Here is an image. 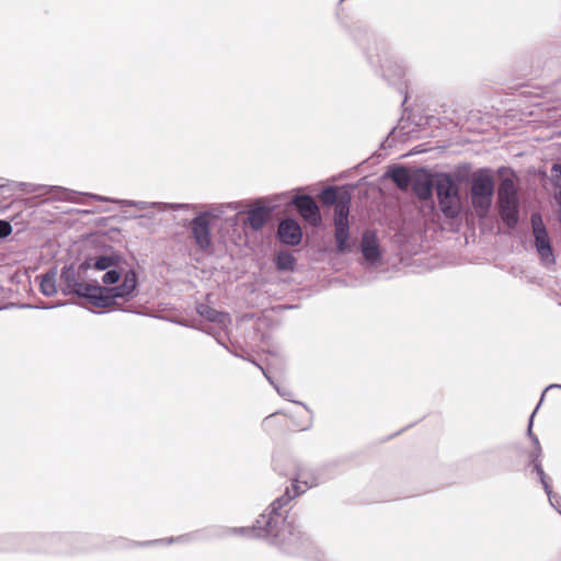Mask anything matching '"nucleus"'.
<instances>
[{"mask_svg":"<svg viewBox=\"0 0 561 561\" xmlns=\"http://www.w3.org/2000/svg\"><path fill=\"white\" fill-rule=\"evenodd\" d=\"M61 278L66 290L87 298L91 305L98 308L112 307L116 298L129 297L137 286V276L133 270L127 271L122 284L115 287H102L98 284L80 282L76 278L75 273L70 271H64Z\"/></svg>","mask_w":561,"mask_h":561,"instance_id":"obj_1","label":"nucleus"},{"mask_svg":"<svg viewBox=\"0 0 561 561\" xmlns=\"http://www.w3.org/2000/svg\"><path fill=\"white\" fill-rule=\"evenodd\" d=\"M318 477L312 472L301 470L297 473L296 478L293 479L291 489L287 488L285 494L276 499L271 504V511L264 513L256 520V524L251 529L253 536H278L277 525L282 519L278 513L284 506H286L293 499L304 494L307 490L318 484Z\"/></svg>","mask_w":561,"mask_h":561,"instance_id":"obj_2","label":"nucleus"},{"mask_svg":"<svg viewBox=\"0 0 561 561\" xmlns=\"http://www.w3.org/2000/svg\"><path fill=\"white\" fill-rule=\"evenodd\" d=\"M494 193V179L484 170H480L471 176L470 197L472 207L478 217L484 218L492 205Z\"/></svg>","mask_w":561,"mask_h":561,"instance_id":"obj_3","label":"nucleus"},{"mask_svg":"<svg viewBox=\"0 0 561 561\" xmlns=\"http://www.w3.org/2000/svg\"><path fill=\"white\" fill-rule=\"evenodd\" d=\"M499 213L503 222L514 228L518 222V196L514 173L502 179L499 188Z\"/></svg>","mask_w":561,"mask_h":561,"instance_id":"obj_4","label":"nucleus"},{"mask_svg":"<svg viewBox=\"0 0 561 561\" xmlns=\"http://www.w3.org/2000/svg\"><path fill=\"white\" fill-rule=\"evenodd\" d=\"M435 190L442 213L446 218H456L461 209L459 187L449 174H439L435 181Z\"/></svg>","mask_w":561,"mask_h":561,"instance_id":"obj_5","label":"nucleus"},{"mask_svg":"<svg viewBox=\"0 0 561 561\" xmlns=\"http://www.w3.org/2000/svg\"><path fill=\"white\" fill-rule=\"evenodd\" d=\"M531 226L533 232L535 237V245L538 254L540 255L541 261L545 264H553L554 256L552 252V248L550 244V240L548 237L547 229L542 222L541 216L539 214H534L531 216Z\"/></svg>","mask_w":561,"mask_h":561,"instance_id":"obj_6","label":"nucleus"},{"mask_svg":"<svg viewBox=\"0 0 561 561\" xmlns=\"http://www.w3.org/2000/svg\"><path fill=\"white\" fill-rule=\"evenodd\" d=\"M294 204L299 213V215L304 218L305 221L310 224L313 227H317L321 224V215L318 205L314 199L309 195H300L295 197Z\"/></svg>","mask_w":561,"mask_h":561,"instance_id":"obj_7","label":"nucleus"},{"mask_svg":"<svg viewBox=\"0 0 561 561\" xmlns=\"http://www.w3.org/2000/svg\"><path fill=\"white\" fill-rule=\"evenodd\" d=\"M192 234L201 250H207L211 244L210 218L207 214L195 217L192 221Z\"/></svg>","mask_w":561,"mask_h":561,"instance_id":"obj_8","label":"nucleus"},{"mask_svg":"<svg viewBox=\"0 0 561 561\" xmlns=\"http://www.w3.org/2000/svg\"><path fill=\"white\" fill-rule=\"evenodd\" d=\"M278 237L283 243L297 245L302 238V231L299 224L294 219H285L278 226Z\"/></svg>","mask_w":561,"mask_h":561,"instance_id":"obj_9","label":"nucleus"},{"mask_svg":"<svg viewBox=\"0 0 561 561\" xmlns=\"http://www.w3.org/2000/svg\"><path fill=\"white\" fill-rule=\"evenodd\" d=\"M412 188L415 195L423 201H428L432 197L433 181L426 173H417L412 178Z\"/></svg>","mask_w":561,"mask_h":561,"instance_id":"obj_10","label":"nucleus"},{"mask_svg":"<svg viewBox=\"0 0 561 561\" xmlns=\"http://www.w3.org/2000/svg\"><path fill=\"white\" fill-rule=\"evenodd\" d=\"M270 216V208L256 204L248 210V224L253 230H260L263 228Z\"/></svg>","mask_w":561,"mask_h":561,"instance_id":"obj_11","label":"nucleus"},{"mask_svg":"<svg viewBox=\"0 0 561 561\" xmlns=\"http://www.w3.org/2000/svg\"><path fill=\"white\" fill-rule=\"evenodd\" d=\"M362 252L364 257L369 262H376L379 256V245L375 236L370 232H366L362 241Z\"/></svg>","mask_w":561,"mask_h":561,"instance_id":"obj_12","label":"nucleus"},{"mask_svg":"<svg viewBox=\"0 0 561 561\" xmlns=\"http://www.w3.org/2000/svg\"><path fill=\"white\" fill-rule=\"evenodd\" d=\"M351 195L342 192V196L334 205V221H348Z\"/></svg>","mask_w":561,"mask_h":561,"instance_id":"obj_13","label":"nucleus"},{"mask_svg":"<svg viewBox=\"0 0 561 561\" xmlns=\"http://www.w3.org/2000/svg\"><path fill=\"white\" fill-rule=\"evenodd\" d=\"M335 227V241L339 252H344L347 249L348 240V221H334Z\"/></svg>","mask_w":561,"mask_h":561,"instance_id":"obj_14","label":"nucleus"},{"mask_svg":"<svg viewBox=\"0 0 561 561\" xmlns=\"http://www.w3.org/2000/svg\"><path fill=\"white\" fill-rule=\"evenodd\" d=\"M391 180L401 190H407L412 182V178L408 170L403 167H398L390 172Z\"/></svg>","mask_w":561,"mask_h":561,"instance_id":"obj_15","label":"nucleus"},{"mask_svg":"<svg viewBox=\"0 0 561 561\" xmlns=\"http://www.w3.org/2000/svg\"><path fill=\"white\" fill-rule=\"evenodd\" d=\"M39 288L45 296H53L57 291L55 274L47 273L42 276Z\"/></svg>","mask_w":561,"mask_h":561,"instance_id":"obj_16","label":"nucleus"},{"mask_svg":"<svg viewBox=\"0 0 561 561\" xmlns=\"http://www.w3.org/2000/svg\"><path fill=\"white\" fill-rule=\"evenodd\" d=\"M112 265H114V260L112 257L99 256L93 264H91L89 261H85L83 264H81L80 268L87 270L93 267L99 271H105L110 268Z\"/></svg>","mask_w":561,"mask_h":561,"instance_id":"obj_17","label":"nucleus"},{"mask_svg":"<svg viewBox=\"0 0 561 561\" xmlns=\"http://www.w3.org/2000/svg\"><path fill=\"white\" fill-rule=\"evenodd\" d=\"M276 265L282 271H293L295 259L289 252H280L276 257Z\"/></svg>","mask_w":561,"mask_h":561,"instance_id":"obj_18","label":"nucleus"},{"mask_svg":"<svg viewBox=\"0 0 561 561\" xmlns=\"http://www.w3.org/2000/svg\"><path fill=\"white\" fill-rule=\"evenodd\" d=\"M342 196V192L334 187H329L322 191L320 199L325 205H335Z\"/></svg>","mask_w":561,"mask_h":561,"instance_id":"obj_19","label":"nucleus"},{"mask_svg":"<svg viewBox=\"0 0 561 561\" xmlns=\"http://www.w3.org/2000/svg\"><path fill=\"white\" fill-rule=\"evenodd\" d=\"M535 470H536V472L538 473V476L540 478V482H541L546 493L550 494L551 493V485H550L549 479H548L547 474L545 473L540 462H536L535 463Z\"/></svg>","mask_w":561,"mask_h":561,"instance_id":"obj_20","label":"nucleus"},{"mask_svg":"<svg viewBox=\"0 0 561 561\" xmlns=\"http://www.w3.org/2000/svg\"><path fill=\"white\" fill-rule=\"evenodd\" d=\"M121 273L116 270H110L103 275V283L106 285H112L117 283L121 279Z\"/></svg>","mask_w":561,"mask_h":561,"instance_id":"obj_21","label":"nucleus"},{"mask_svg":"<svg viewBox=\"0 0 561 561\" xmlns=\"http://www.w3.org/2000/svg\"><path fill=\"white\" fill-rule=\"evenodd\" d=\"M197 311H198V313L202 317H204V318H206V319H208L210 321H216L217 320V314H218L217 311L211 309V308H209L208 306L201 305L198 307Z\"/></svg>","mask_w":561,"mask_h":561,"instance_id":"obj_22","label":"nucleus"},{"mask_svg":"<svg viewBox=\"0 0 561 561\" xmlns=\"http://www.w3.org/2000/svg\"><path fill=\"white\" fill-rule=\"evenodd\" d=\"M283 419L285 422L287 421L285 416L283 415H278V414H273V415H270L267 416L264 422H263V425L264 427L267 430V431H272L275 425L277 424L278 422V419Z\"/></svg>","mask_w":561,"mask_h":561,"instance_id":"obj_23","label":"nucleus"},{"mask_svg":"<svg viewBox=\"0 0 561 561\" xmlns=\"http://www.w3.org/2000/svg\"><path fill=\"white\" fill-rule=\"evenodd\" d=\"M12 231V227L8 221L0 220V238L8 237Z\"/></svg>","mask_w":561,"mask_h":561,"instance_id":"obj_24","label":"nucleus"},{"mask_svg":"<svg viewBox=\"0 0 561 561\" xmlns=\"http://www.w3.org/2000/svg\"><path fill=\"white\" fill-rule=\"evenodd\" d=\"M290 537H293L296 541H299L301 539V536L299 534L290 533Z\"/></svg>","mask_w":561,"mask_h":561,"instance_id":"obj_25","label":"nucleus"},{"mask_svg":"<svg viewBox=\"0 0 561 561\" xmlns=\"http://www.w3.org/2000/svg\"><path fill=\"white\" fill-rule=\"evenodd\" d=\"M282 545L286 548L287 542L285 540L282 541Z\"/></svg>","mask_w":561,"mask_h":561,"instance_id":"obj_26","label":"nucleus"},{"mask_svg":"<svg viewBox=\"0 0 561 561\" xmlns=\"http://www.w3.org/2000/svg\"><path fill=\"white\" fill-rule=\"evenodd\" d=\"M553 169H556V171H559L558 164H554Z\"/></svg>","mask_w":561,"mask_h":561,"instance_id":"obj_27","label":"nucleus"},{"mask_svg":"<svg viewBox=\"0 0 561 561\" xmlns=\"http://www.w3.org/2000/svg\"><path fill=\"white\" fill-rule=\"evenodd\" d=\"M553 169H556V171H559L558 164H554Z\"/></svg>","mask_w":561,"mask_h":561,"instance_id":"obj_28","label":"nucleus"}]
</instances>
